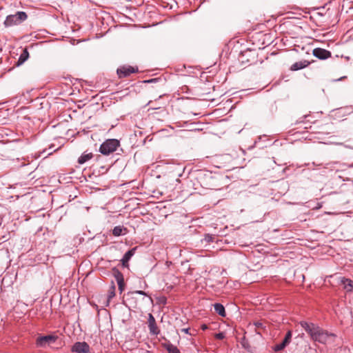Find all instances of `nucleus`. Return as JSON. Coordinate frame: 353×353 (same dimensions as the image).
Returning a JSON list of instances; mask_svg holds the SVG:
<instances>
[{
	"label": "nucleus",
	"mask_w": 353,
	"mask_h": 353,
	"mask_svg": "<svg viewBox=\"0 0 353 353\" xmlns=\"http://www.w3.org/2000/svg\"><path fill=\"white\" fill-rule=\"evenodd\" d=\"M300 325L314 341L325 344L330 337L334 336V334H329L314 323L301 321Z\"/></svg>",
	"instance_id": "1"
},
{
	"label": "nucleus",
	"mask_w": 353,
	"mask_h": 353,
	"mask_svg": "<svg viewBox=\"0 0 353 353\" xmlns=\"http://www.w3.org/2000/svg\"><path fill=\"white\" fill-rule=\"evenodd\" d=\"M28 15L25 12L19 11L14 14L7 16L3 24L6 27L17 26L26 21Z\"/></svg>",
	"instance_id": "2"
},
{
	"label": "nucleus",
	"mask_w": 353,
	"mask_h": 353,
	"mask_svg": "<svg viewBox=\"0 0 353 353\" xmlns=\"http://www.w3.org/2000/svg\"><path fill=\"white\" fill-rule=\"evenodd\" d=\"M120 143L117 139H108L101 145L99 151L104 155H108L116 151Z\"/></svg>",
	"instance_id": "3"
},
{
	"label": "nucleus",
	"mask_w": 353,
	"mask_h": 353,
	"mask_svg": "<svg viewBox=\"0 0 353 353\" xmlns=\"http://www.w3.org/2000/svg\"><path fill=\"white\" fill-rule=\"evenodd\" d=\"M219 162L221 164L219 168H226L229 170L236 167L235 157L230 154H223L218 157Z\"/></svg>",
	"instance_id": "4"
},
{
	"label": "nucleus",
	"mask_w": 353,
	"mask_h": 353,
	"mask_svg": "<svg viewBox=\"0 0 353 353\" xmlns=\"http://www.w3.org/2000/svg\"><path fill=\"white\" fill-rule=\"evenodd\" d=\"M138 72V67H134L128 65H121L117 70V74L119 79L128 77L131 74L137 73Z\"/></svg>",
	"instance_id": "5"
},
{
	"label": "nucleus",
	"mask_w": 353,
	"mask_h": 353,
	"mask_svg": "<svg viewBox=\"0 0 353 353\" xmlns=\"http://www.w3.org/2000/svg\"><path fill=\"white\" fill-rule=\"evenodd\" d=\"M57 339V336L52 334L46 336H39L37 337L36 340V345L37 347H46V345H50L51 343H55Z\"/></svg>",
	"instance_id": "6"
},
{
	"label": "nucleus",
	"mask_w": 353,
	"mask_h": 353,
	"mask_svg": "<svg viewBox=\"0 0 353 353\" xmlns=\"http://www.w3.org/2000/svg\"><path fill=\"white\" fill-rule=\"evenodd\" d=\"M71 351L75 353H91L90 345L85 341L74 343Z\"/></svg>",
	"instance_id": "7"
},
{
	"label": "nucleus",
	"mask_w": 353,
	"mask_h": 353,
	"mask_svg": "<svg viewBox=\"0 0 353 353\" xmlns=\"http://www.w3.org/2000/svg\"><path fill=\"white\" fill-rule=\"evenodd\" d=\"M112 274L114 277L115 278L117 284L118 288L120 294H121L125 290V282L123 274L116 268L112 269Z\"/></svg>",
	"instance_id": "8"
},
{
	"label": "nucleus",
	"mask_w": 353,
	"mask_h": 353,
	"mask_svg": "<svg viewBox=\"0 0 353 353\" xmlns=\"http://www.w3.org/2000/svg\"><path fill=\"white\" fill-rule=\"evenodd\" d=\"M312 54L320 60H325L332 57V52L327 50L316 48L312 50Z\"/></svg>",
	"instance_id": "9"
},
{
	"label": "nucleus",
	"mask_w": 353,
	"mask_h": 353,
	"mask_svg": "<svg viewBox=\"0 0 353 353\" xmlns=\"http://www.w3.org/2000/svg\"><path fill=\"white\" fill-rule=\"evenodd\" d=\"M136 297L134 296V293L132 292H129L123 296V303L128 307H136Z\"/></svg>",
	"instance_id": "10"
},
{
	"label": "nucleus",
	"mask_w": 353,
	"mask_h": 353,
	"mask_svg": "<svg viewBox=\"0 0 353 353\" xmlns=\"http://www.w3.org/2000/svg\"><path fill=\"white\" fill-rule=\"evenodd\" d=\"M148 328L150 333L152 335L157 336L160 332V330L156 323L155 319L152 314H149L148 316Z\"/></svg>",
	"instance_id": "11"
},
{
	"label": "nucleus",
	"mask_w": 353,
	"mask_h": 353,
	"mask_svg": "<svg viewBox=\"0 0 353 353\" xmlns=\"http://www.w3.org/2000/svg\"><path fill=\"white\" fill-rule=\"evenodd\" d=\"M137 248H133L130 250H129L127 252L125 253L123 255L122 259H121V263L122 265L124 268H128L129 266V261L131 259V258L134 255L136 252Z\"/></svg>",
	"instance_id": "12"
},
{
	"label": "nucleus",
	"mask_w": 353,
	"mask_h": 353,
	"mask_svg": "<svg viewBox=\"0 0 353 353\" xmlns=\"http://www.w3.org/2000/svg\"><path fill=\"white\" fill-rule=\"evenodd\" d=\"M314 61H309L307 60H301L300 61H297V62H295L294 63H293L290 66V69L292 71H297V70H301V69H303V68L307 67L308 65H310L311 63H312Z\"/></svg>",
	"instance_id": "13"
},
{
	"label": "nucleus",
	"mask_w": 353,
	"mask_h": 353,
	"mask_svg": "<svg viewBox=\"0 0 353 353\" xmlns=\"http://www.w3.org/2000/svg\"><path fill=\"white\" fill-rule=\"evenodd\" d=\"M128 230L127 228L123 225H117L115 226L112 230V234L114 236H119L121 235H125L128 233Z\"/></svg>",
	"instance_id": "14"
},
{
	"label": "nucleus",
	"mask_w": 353,
	"mask_h": 353,
	"mask_svg": "<svg viewBox=\"0 0 353 353\" xmlns=\"http://www.w3.org/2000/svg\"><path fill=\"white\" fill-rule=\"evenodd\" d=\"M341 281V283L344 285V288L346 290L347 292H352L353 290L352 280L343 277Z\"/></svg>",
	"instance_id": "15"
},
{
	"label": "nucleus",
	"mask_w": 353,
	"mask_h": 353,
	"mask_svg": "<svg viewBox=\"0 0 353 353\" xmlns=\"http://www.w3.org/2000/svg\"><path fill=\"white\" fill-rule=\"evenodd\" d=\"M29 57V52L27 48L23 50L22 53L20 54L17 61V65L23 64Z\"/></svg>",
	"instance_id": "16"
},
{
	"label": "nucleus",
	"mask_w": 353,
	"mask_h": 353,
	"mask_svg": "<svg viewBox=\"0 0 353 353\" xmlns=\"http://www.w3.org/2000/svg\"><path fill=\"white\" fill-rule=\"evenodd\" d=\"M214 308L215 312L221 316L225 317L226 316L225 307L222 304L216 303L214 305Z\"/></svg>",
	"instance_id": "17"
},
{
	"label": "nucleus",
	"mask_w": 353,
	"mask_h": 353,
	"mask_svg": "<svg viewBox=\"0 0 353 353\" xmlns=\"http://www.w3.org/2000/svg\"><path fill=\"white\" fill-rule=\"evenodd\" d=\"M92 157H93V154L92 152H90V153L84 152L79 158L78 163L79 164H83L88 160L91 159Z\"/></svg>",
	"instance_id": "18"
},
{
	"label": "nucleus",
	"mask_w": 353,
	"mask_h": 353,
	"mask_svg": "<svg viewBox=\"0 0 353 353\" xmlns=\"http://www.w3.org/2000/svg\"><path fill=\"white\" fill-rule=\"evenodd\" d=\"M164 347L168 353H181L178 347L170 342L164 344Z\"/></svg>",
	"instance_id": "19"
},
{
	"label": "nucleus",
	"mask_w": 353,
	"mask_h": 353,
	"mask_svg": "<svg viewBox=\"0 0 353 353\" xmlns=\"http://www.w3.org/2000/svg\"><path fill=\"white\" fill-rule=\"evenodd\" d=\"M257 334H261L259 330H264L265 326L261 321H256L253 323Z\"/></svg>",
	"instance_id": "20"
},
{
	"label": "nucleus",
	"mask_w": 353,
	"mask_h": 353,
	"mask_svg": "<svg viewBox=\"0 0 353 353\" xmlns=\"http://www.w3.org/2000/svg\"><path fill=\"white\" fill-rule=\"evenodd\" d=\"M115 290H116V287H115L114 282L112 281V285L110 287V290L108 291V298L109 300L112 299L115 296Z\"/></svg>",
	"instance_id": "21"
},
{
	"label": "nucleus",
	"mask_w": 353,
	"mask_h": 353,
	"mask_svg": "<svg viewBox=\"0 0 353 353\" xmlns=\"http://www.w3.org/2000/svg\"><path fill=\"white\" fill-rule=\"evenodd\" d=\"M215 240V236L210 234H207L204 236V241L207 243L214 242Z\"/></svg>",
	"instance_id": "22"
},
{
	"label": "nucleus",
	"mask_w": 353,
	"mask_h": 353,
	"mask_svg": "<svg viewBox=\"0 0 353 353\" xmlns=\"http://www.w3.org/2000/svg\"><path fill=\"white\" fill-rule=\"evenodd\" d=\"M291 338H292V334H291V332L289 331L287 332V334L283 339L284 343H286L287 344H288L291 340Z\"/></svg>",
	"instance_id": "23"
},
{
	"label": "nucleus",
	"mask_w": 353,
	"mask_h": 353,
	"mask_svg": "<svg viewBox=\"0 0 353 353\" xmlns=\"http://www.w3.org/2000/svg\"><path fill=\"white\" fill-rule=\"evenodd\" d=\"M133 292L134 293V295L138 294H141V295H143V296H148V294L145 292L142 291V290H136V291H134Z\"/></svg>",
	"instance_id": "24"
},
{
	"label": "nucleus",
	"mask_w": 353,
	"mask_h": 353,
	"mask_svg": "<svg viewBox=\"0 0 353 353\" xmlns=\"http://www.w3.org/2000/svg\"><path fill=\"white\" fill-rule=\"evenodd\" d=\"M283 347H281V343L277 344V345L275 346V348H274V350H275L276 351H279V350H283Z\"/></svg>",
	"instance_id": "25"
},
{
	"label": "nucleus",
	"mask_w": 353,
	"mask_h": 353,
	"mask_svg": "<svg viewBox=\"0 0 353 353\" xmlns=\"http://www.w3.org/2000/svg\"><path fill=\"white\" fill-rule=\"evenodd\" d=\"M216 338L218 339H222L224 338V334L223 333H219L216 334Z\"/></svg>",
	"instance_id": "26"
},
{
	"label": "nucleus",
	"mask_w": 353,
	"mask_h": 353,
	"mask_svg": "<svg viewBox=\"0 0 353 353\" xmlns=\"http://www.w3.org/2000/svg\"><path fill=\"white\" fill-rule=\"evenodd\" d=\"M189 330H190V328H183L181 329V332L185 333V334H190V332H189Z\"/></svg>",
	"instance_id": "27"
},
{
	"label": "nucleus",
	"mask_w": 353,
	"mask_h": 353,
	"mask_svg": "<svg viewBox=\"0 0 353 353\" xmlns=\"http://www.w3.org/2000/svg\"><path fill=\"white\" fill-rule=\"evenodd\" d=\"M201 328L203 330H205L208 328V325L206 324H203L201 325Z\"/></svg>",
	"instance_id": "28"
},
{
	"label": "nucleus",
	"mask_w": 353,
	"mask_h": 353,
	"mask_svg": "<svg viewBox=\"0 0 353 353\" xmlns=\"http://www.w3.org/2000/svg\"><path fill=\"white\" fill-rule=\"evenodd\" d=\"M281 347H283V348H285V347L288 345L286 343H284V341H283L282 343H281Z\"/></svg>",
	"instance_id": "29"
},
{
	"label": "nucleus",
	"mask_w": 353,
	"mask_h": 353,
	"mask_svg": "<svg viewBox=\"0 0 353 353\" xmlns=\"http://www.w3.org/2000/svg\"><path fill=\"white\" fill-rule=\"evenodd\" d=\"M155 81V79H151V80L148 81V82H152V81Z\"/></svg>",
	"instance_id": "30"
},
{
	"label": "nucleus",
	"mask_w": 353,
	"mask_h": 353,
	"mask_svg": "<svg viewBox=\"0 0 353 353\" xmlns=\"http://www.w3.org/2000/svg\"><path fill=\"white\" fill-rule=\"evenodd\" d=\"M345 77H341V79H339V80H341V79H345Z\"/></svg>",
	"instance_id": "31"
}]
</instances>
